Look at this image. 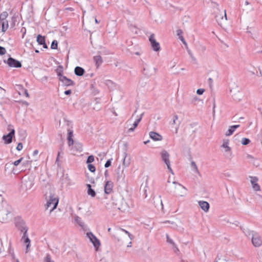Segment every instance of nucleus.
I'll return each instance as SVG.
<instances>
[{"label":"nucleus","mask_w":262,"mask_h":262,"mask_svg":"<svg viewBox=\"0 0 262 262\" xmlns=\"http://www.w3.org/2000/svg\"><path fill=\"white\" fill-rule=\"evenodd\" d=\"M60 69L56 70L57 75L60 81H61L63 86H69L74 85L75 82L71 79L67 78L66 76L62 75V67H59Z\"/></svg>","instance_id":"1"},{"label":"nucleus","mask_w":262,"mask_h":262,"mask_svg":"<svg viewBox=\"0 0 262 262\" xmlns=\"http://www.w3.org/2000/svg\"><path fill=\"white\" fill-rule=\"evenodd\" d=\"M213 7H215L214 8V10L213 11V14L214 16V18H215L216 21L219 24L221 22V20H223L224 17H225V19L226 20H227V17L226 14V10H224V14L221 13V10H220L219 8V5L217 4L214 3H213Z\"/></svg>","instance_id":"2"},{"label":"nucleus","mask_w":262,"mask_h":262,"mask_svg":"<svg viewBox=\"0 0 262 262\" xmlns=\"http://www.w3.org/2000/svg\"><path fill=\"white\" fill-rule=\"evenodd\" d=\"M10 211L8 208L2 207L0 209V222L7 223L10 220Z\"/></svg>","instance_id":"3"},{"label":"nucleus","mask_w":262,"mask_h":262,"mask_svg":"<svg viewBox=\"0 0 262 262\" xmlns=\"http://www.w3.org/2000/svg\"><path fill=\"white\" fill-rule=\"evenodd\" d=\"M160 155L162 161L165 163V164L167 165V168L171 173H172V170L170 167V163L169 161L170 155L168 152L165 150H163L160 152Z\"/></svg>","instance_id":"4"},{"label":"nucleus","mask_w":262,"mask_h":262,"mask_svg":"<svg viewBox=\"0 0 262 262\" xmlns=\"http://www.w3.org/2000/svg\"><path fill=\"white\" fill-rule=\"evenodd\" d=\"M252 233V238L251 241L254 247H258L261 245L262 244V240L260 236L257 232H251Z\"/></svg>","instance_id":"5"},{"label":"nucleus","mask_w":262,"mask_h":262,"mask_svg":"<svg viewBox=\"0 0 262 262\" xmlns=\"http://www.w3.org/2000/svg\"><path fill=\"white\" fill-rule=\"evenodd\" d=\"M86 236L89 238L91 242L93 243L95 249L97 250L100 245V243L99 239L91 232H87Z\"/></svg>","instance_id":"6"},{"label":"nucleus","mask_w":262,"mask_h":262,"mask_svg":"<svg viewBox=\"0 0 262 262\" xmlns=\"http://www.w3.org/2000/svg\"><path fill=\"white\" fill-rule=\"evenodd\" d=\"M229 140H224V143L222 145L221 147H223L225 149V152L226 153V157L228 159H231L232 158V152L231 148L228 146Z\"/></svg>","instance_id":"7"},{"label":"nucleus","mask_w":262,"mask_h":262,"mask_svg":"<svg viewBox=\"0 0 262 262\" xmlns=\"http://www.w3.org/2000/svg\"><path fill=\"white\" fill-rule=\"evenodd\" d=\"M4 61L10 67L20 68L21 67V63L20 61L11 57L8 59L7 61L5 60Z\"/></svg>","instance_id":"8"},{"label":"nucleus","mask_w":262,"mask_h":262,"mask_svg":"<svg viewBox=\"0 0 262 262\" xmlns=\"http://www.w3.org/2000/svg\"><path fill=\"white\" fill-rule=\"evenodd\" d=\"M58 203V199L51 197L46 204L47 208L48 209L49 207H51V209L50 210L51 211L56 208Z\"/></svg>","instance_id":"9"},{"label":"nucleus","mask_w":262,"mask_h":262,"mask_svg":"<svg viewBox=\"0 0 262 262\" xmlns=\"http://www.w3.org/2000/svg\"><path fill=\"white\" fill-rule=\"evenodd\" d=\"M149 41L150 42V44L152 47V49L155 51H158L160 49V44L159 42H157L155 38V35L154 34L150 35L149 38Z\"/></svg>","instance_id":"10"},{"label":"nucleus","mask_w":262,"mask_h":262,"mask_svg":"<svg viewBox=\"0 0 262 262\" xmlns=\"http://www.w3.org/2000/svg\"><path fill=\"white\" fill-rule=\"evenodd\" d=\"M15 130L12 129L7 135L3 136V139L6 144H10L12 142V138L14 136Z\"/></svg>","instance_id":"11"},{"label":"nucleus","mask_w":262,"mask_h":262,"mask_svg":"<svg viewBox=\"0 0 262 262\" xmlns=\"http://www.w3.org/2000/svg\"><path fill=\"white\" fill-rule=\"evenodd\" d=\"M113 183L111 181L106 182L104 186V192L108 194H110L113 191Z\"/></svg>","instance_id":"12"},{"label":"nucleus","mask_w":262,"mask_h":262,"mask_svg":"<svg viewBox=\"0 0 262 262\" xmlns=\"http://www.w3.org/2000/svg\"><path fill=\"white\" fill-rule=\"evenodd\" d=\"M18 228L21 232H24V235L21 238V239H24V238L25 237H28L27 234L28 228L24 223H21L19 225H18Z\"/></svg>","instance_id":"13"},{"label":"nucleus","mask_w":262,"mask_h":262,"mask_svg":"<svg viewBox=\"0 0 262 262\" xmlns=\"http://www.w3.org/2000/svg\"><path fill=\"white\" fill-rule=\"evenodd\" d=\"M36 41L39 45H42L43 48H45V49L48 48V46L45 42V38L44 36H42V35H41L40 34L38 35L37 36Z\"/></svg>","instance_id":"14"},{"label":"nucleus","mask_w":262,"mask_h":262,"mask_svg":"<svg viewBox=\"0 0 262 262\" xmlns=\"http://www.w3.org/2000/svg\"><path fill=\"white\" fill-rule=\"evenodd\" d=\"M251 184L252 185V187H253V189L254 190H255V191L259 190H260V186L257 183V182L258 181V179L256 177H251Z\"/></svg>","instance_id":"15"},{"label":"nucleus","mask_w":262,"mask_h":262,"mask_svg":"<svg viewBox=\"0 0 262 262\" xmlns=\"http://www.w3.org/2000/svg\"><path fill=\"white\" fill-rule=\"evenodd\" d=\"M149 136L154 141H161L162 140V136L155 132H150L149 133Z\"/></svg>","instance_id":"16"},{"label":"nucleus","mask_w":262,"mask_h":262,"mask_svg":"<svg viewBox=\"0 0 262 262\" xmlns=\"http://www.w3.org/2000/svg\"><path fill=\"white\" fill-rule=\"evenodd\" d=\"M93 61L95 62L97 68H98L103 62L102 58L100 55H96L94 56Z\"/></svg>","instance_id":"17"},{"label":"nucleus","mask_w":262,"mask_h":262,"mask_svg":"<svg viewBox=\"0 0 262 262\" xmlns=\"http://www.w3.org/2000/svg\"><path fill=\"white\" fill-rule=\"evenodd\" d=\"M152 71L151 68L146 67L143 68L142 73L146 77H149L153 74L154 72Z\"/></svg>","instance_id":"18"},{"label":"nucleus","mask_w":262,"mask_h":262,"mask_svg":"<svg viewBox=\"0 0 262 262\" xmlns=\"http://www.w3.org/2000/svg\"><path fill=\"white\" fill-rule=\"evenodd\" d=\"M199 205L205 212H207L209 209V204L206 201H199Z\"/></svg>","instance_id":"19"},{"label":"nucleus","mask_w":262,"mask_h":262,"mask_svg":"<svg viewBox=\"0 0 262 262\" xmlns=\"http://www.w3.org/2000/svg\"><path fill=\"white\" fill-rule=\"evenodd\" d=\"M84 70L80 67H76L74 70L75 74L78 76H82L84 73Z\"/></svg>","instance_id":"20"},{"label":"nucleus","mask_w":262,"mask_h":262,"mask_svg":"<svg viewBox=\"0 0 262 262\" xmlns=\"http://www.w3.org/2000/svg\"><path fill=\"white\" fill-rule=\"evenodd\" d=\"M64 121L66 122L67 125L68 126V128H67L68 131V136H71L72 137L73 136V130L72 129V127H70L71 122L67 121L66 119H64Z\"/></svg>","instance_id":"21"},{"label":"nucleus","mask_w":262,"mask_h":262,"mask_svg":"<svg viewBox=\"0 0 262 262\" xmlns=\"http://www.w3.org/2000/svg\"><path fill=\"white\" fill-rule=\"evenodd\" d=\"M88 188V194L91 195L92 197H95L96 196V192L95 190L92 188L91 185L90 184H86Z\"/></svg>","instance_id":"22"},{"label":"nucleus","mask_w":262,"mask_h":262,"mask_svg":"<svg viewBox=\"0 0 262 262\" xmlns=\"http://www.w3.org/2000/svg\"><path fill=\"white\" fill-rule=\"evenodd\" d=\"M0 24L2 25V31L5 32L9 27L8 20H6L3 22H1Z\"/></svg>","instance_id":"23"},{"label":"nucleus","mask_w":262,"mask_h":262,"mask_svg":"<svg viewBox=\"0 0 262 262\" xmlns=\"http://www.w3.org/2000/svg\"><path fill=\"white\" fill-rule=\"evenodd\" d=\"M8 16V13L7 11H4L0 14V23L6 20Z\"/></svg>","instance_id":"24"},{"label":"nucleus","mask_w":262,"mask_h":262,"mask_svg":"<svg viewBox=\"0 0 262 262\" xmlns=\"http://www.w3.org/2000/svg\"><path fill=\"white\" fill-rule=\"evenodd\" d=\"M75 221L81 227H83L84 226V224L81 219L78 216L76 215L75 216Z\"/></svg>","instance_id":"25"},{"label":"nucleus","mask_w":262,"mask_h":262,"mask_svg":"<svg viewBox=\"0 0 262 262\" xmlns=\"http://www.w3.org/2000/svg\"><path fill=\"white\" fill-rule=\"evenodd\" d=\"M25 243L27 244L26 253L29 252V248L30 247V240L28 237H26L23 239Z\"/></svg>","instance_id":"26"},{"label":"nucleus","mask_w":262,"mask_h":262,"mask_svg":"<svg viewBox=\"0 0 262 262\" xmlns=\"http://www.w3.org/2000/svg\"><path fill=\"white\" fill-rule=\"evenodd\" d=\"M116 208L121 212H125L127 209V206L126 203H124L122 204L120 206H116Z\"/></svg>","instance_id":"27"},{"label":"nucleus","mask_w":262,"mask_h":262,"mask_svg":"<svg viewBox=\"0 0 262 262\" xmlns=\"http://www.w3.org/2000/svg\"><path fill=\"white\" fill-rule=\"evenodd\" d=\"M191 167L192 168V170H193L194 172H195L197 173H199V171L198 167H197L196 164H195V162H194L193 161H192L191 162Z\"/></svg>","instance_id":"28"},{"label":"nucleus","mask_w":262,"mask_h":262,"mask_svg":"<svg viewBox=\"0 0 262 262\" xmlns=\"http://www.w3.org/2000/svg\"><path fill=\"white\" fill-rule=\"evenodd\" d=\"M166 242H167V243L170 244L171 246L172 245H174V242H173V241L169 237V236L168 235V234H166Z\"/></svg>","instance_id":"29"},{"label":"nucleus","mask_w":262,"mask_h":262,"mask_svg":"<svg viewBox=\"0 0 262 262\" xmlns=\"http://www.w3.org/2000/svg\"><path fill=\"white\" fill-rule=\"evenodd\" d=\"M143 115V114H142L141 115L140 117L134 122V123L133 124V126H134V128H136V127H137L139 123L141 121V120L142 118Z\"/></svg>","instance_id":"30"},{"label":"nucleus","mask_w":262,"mask_h":262,"mask_svg":"<svg viewBox=\"0 0 262 262\" xmlns=\"http://www.w3.org/2000/svg\"><path fill=\"white\" fill-rule=\"evenodd\" d=\"M250 142V140L246 138H243L242 139L241 143L243 145H246L249 144Z\"/></svg>","instance_id":"31"},{"label":"nucleus","mask_w":262,"mask_h":262,"mask_svg":"<svg viewBox=\"0 0 262 262\" xmlns=\"http://www.w3.org/2000/svg\"><path fill=\"white\" fill-rule=\"evenodd\" d=\"M234 132V129L232 128V127L231 126L229 127V129H228L227 132L226 133L225 135H226V136H231V135L233 134Z\"/></svg>","instance_id":"32"},{"label":"nucleus","mask_w":262,"mask_h":262,"mask_svg":"<svg viewBox=\"0 0 262 262\" xmlns=\"http://www.w3.org/2000/svg\"><path fill=\"white\" fill-rule=\"evenodd\" d=\"M58 47V42L57 41L54 40L52 41L51 46V48L52 49H57Z\"/></svg>","instance_id":"33"},{"label":"nucleus","mask_w":262,"mask_h":262,"mask_svg":"<svg viewBox=\"0 0 262 262\" xmlns=\"http://www.w3.org/2000/svg\"><path fill=\"white\" fill-rule=\"evenodd\" d=\"M88 169L92 172H94L96 170L95 167L92 164H89L88 165Z\"/></svg>","instance_id":"34"},{"label":"nucleus","mask_w":262,"mask_h":262,"mask_svg":"<svg viewBox=\"0 0 262 262\" xmlns=\"http://www.w3.org/2000/svg\"><path fill=\"white\" fill-rule=\"evenodd\" d=\"M44 260L45 262H54V261L51 259V256L49 254H47L46 255Z\"/></svg>","instance_id":"35"},{"label":"nucleus","mask_w":262,"mask_h":262,"mask_svg":"<svg viewBox=\"0 0 262 262\" xmlns=\"http://www.w3.org/2000/svg\"><path fill=\"white\" fill-rule=\"evenodd\" d=\"M94 161V157L93 155H91L88 157L86 160V163L91 164Z\"/></svg>","instance_id":"36"},{"label":"nucleus","mask_w":262,"mask_h":262,"mask_svg":"<svg viewBox=\"0 0 262 262\" xmlns=\"http://www.w3.org/2000/svg\"><path fill=\"white\" fill-rule=\"evenodd\" d=\"M120 230L123 232H124L126 234H127L130 239H132L133 238L134 236L132 234H131L128 231L122 228H120Z\"/></svg>","instance_id":"37"},{"label":"nucleus","mask_w":262,"mask_h":262,"mask_svg":"<svg viewBox=\"0 0 262 262\" xmlns=\"http://www.w3.org/2000/svg\"><path fill=\"white\" fill-rule=\"evenodd\" d=\"M127 157V152L125 151L123 153V164L125 166H127L129 164V162L126 163L125 159Z\"/></svg>","instance_id":"38"},{"label":"nucleus","mask_w":262,"mask_h":262,"mask_svg":"<svg viewBox=\"0 0 262 262\" xmlns=\"http://www.w3.org/2000/svg\"><path fill=\"white\" fill-rule=\"evenodd\" d=\"M68 145L69 146H71L74 143V140L73 139H72V137H71V136H68Z\"/></svg>","instance_id":"39"},{"label":"nucleus","mask_w":262,"mask_h":262,"mask_svg":"<svg viewBox=\"0 0 262 262\" xmlns=\"http://www.w3.org/2000/svg\"><path fill=\"white\" fill-rule=\"evenodd\" d=\"M243 232L245 233V235L247 236H252V233L251 232H255L253 231H250L248 229H244Z\"/></svg>","instance_id":"40"},{"label":"nucleus","mask_w":262,"mask_h":262,"mask_svg":"<svg viewBox=\"0 0 262 262\" xmlns=\"http://www.w3.org/2000/svg\"><path fill=\"white\" fill-rule=\"evenodd\" d=\"M6 53V49L4 47L0 46V55H4Z\"/></svg>","instance_id":"41"},{"label":"nucleus","mask_w":262,"mask_h":262,"mask_svg":"<svg viewBox=\"0 0 262 262\" xmlns=\"http://www.w3.org/2000/svg\"><path fill=\"white\" fill-rule=\"evenodd\" d=\"M112 159H109L108 160L105 165H104V166L105 168H107L108 167H110L111 165V163H112Z\"/></svg>","instance_id":"42"},{"label":"nucleus","mask_w":262,"mask_h":262,"mask_svg":"<svg viewBox=\"0 0 262 262\" xmlns=\"http://www.w3.org/2000/svg\"><path fill=\"white\" fill-rule=\"evenodd\" d=\"M23 158H20L19 159L14 161L13 164H14V165L15 166H17L21 162V161L23 160Z\"/></svg>","instance_id":"43"},{"label":"nucleus","mask_w":262,"mask_h":262,"mask_svg":"<svg viewBox=\"0 0 262 262\" xmlns=\"http://www.w3.org/2000/svg\"><path fill=\"white\" fill-rule=\"evenodd\" d=\"M205 90L203 89H199L196 91V93L198 95H202L203 93L204 92Z\"/></svg>","instance_id":"44"},{"label":"nucleus","mask_w":262,"mask_h":262,"mask_svg":"<svg viewBox=\"0 0 262 262\" xmlns=\"http://www.w3.org/2000/svg\"><path fill=\"white\" fill-rule=\"evenodd\" d=\"M187 51H188V54L189 55L190 57H191V58L193 60H196V59L193 56L192 53H191V51L190 50H188L187 49Z\"/></svg>","instance_id":"45"},{"label":"nucleus","mask_w":262,"mask_h":262,"mask_svg":"<svg viewBox=\"0 0 262 262\" xmlns=\"http://www.w3.org/2000/svg\"><path fill=\"white\" fill-rule=\"evenodd\" d=\"M177 35L179 36V38H180L181 36H182L183 31L181 29H178L177 30Z\"/></svg>","instance_id":"46"},{"label":"nucleus","mask_w":262,"mask_h":262,"mask_svg":"<svg viewBox=\"0 0 262 262\" xmlns=\"http://www.w3.org/2000/svg\"><path fill=\"white\" fill-rule=\"evenodd\" d=\"M23 147V144L21 143H19L16 147V149L18 151H20L22 149Z\"/></svg>","instance_id":"47"},{"label":"nucleus","mask_w":262,"mask_h":262,"mask_svg":"<svg viewBox=\"0 0 262 262\" xmlns=\"http://www.w3.org/2000/svg\"><path fill=\"white\" fill-rule=\"evenodd\" d=\"M178 187H175L176 189L186 190V188L180 184H178Z\"/></svg>","instance_id":"48"},{"label":"nucleus","mask_w":262,"mask_h":262,"mask_svg":"<svg viewBox=\"0 0 262 262\" xmlns=\"http://www.w3.org/2000/svg\"><path fill=\"white\" fill-rule=\"evenodd\" d=\"M172 248L173 249V251L175 253H177V252H178L179 250V249L177 247L176 244H174V245H172Z\"/></svg>","instance_id":"49"},{"label":"nucleus","mask_w":262,"mask_h":262,"mask_svg":"<svg viewBox=\"0 0 262 262\" xmlns=\"http://www.w3.org/2000/svg\"><path fill=\"white\" fill-rule=\"evenodd\" d=\"M71 93H72V91L70 90H67V91H64V94L66 95H70L71 94Z\"/></svg>","instance_id":"50"},{"label":"nucleus","mask_w":262,"mask_h":262,"mask_svg":"<svg viewBox=\"0 0 262 262\" xmlns=\"http://www.w3.org/2000/svg\"><path fill=\"white\" fill-rule=\"evenodd\" d=\"M246 158L247 159L250 160L251 161H252V160L253 159L252 156L248 154L247 155Z\"/></svg>","instance_id":"51"},{"label":"nucleus","mask_w":262,"mask_h":262,"mask_svg":"<svg viewBox=\"0 0 262 262\" xmlns=\"http://www.w3.org/2000/svg\"><path fill=\"white\" fill-rule=\"evenodd\" d=\"M178 119V117L177 115H174L173 116V124H176V121Z\"/></svg>","instance_id":"52"},{"label":"nucleus","mask_w":262,"mask_h":262,"mask_svg":"<svg viewBox=\"0 0 262 262\" xmlns=\"http://www.w3.org/2000/svg\"><path fill=\"white\" fill-rule=\"evenodd\" d=\"M240 126L239 125H232L231 126L232 128L234 129V130L235 131V130L238 127H239Z\"/></svg>","instance_id":"53"},{"label":"nucleus","mask_w":262,"mask_h":262,"mask_svg":"<svg viewBox=\"0 0 262 262\" xmlns=\"http://www.w3.org/2000/svg\"><path fill=\"white\" fill-rule=\"evenodd\" d=\"M38 154V150H35L33 152V156H37Z\"/></svg>","instance_id":"54"},{"label":"nucleus","mask_w":262,"mask_h":262,"mask_svg":"<svg viewBox=\"0 0 262 262\" xmlns=\"http://www.w3.org/2000/svg\"><path fill=\"white\" fill-rule=\"evenodd\" d=\"M176 193L178 195H179V196H183L185 193L182 192H180V193L179 192H176Z\"/></svg>","instance_id":"55"},{"label":"nucleus","mask_w":262,"mask_h":262,"mask_svg":"<svg viewBox=\"0 0 262 262\" xmlns=\"http://www.w3.org/2000/svg\"><path fill=\"white\" fill-rule=\"evenodd\" d=\"M179 39L182 41V42H184L185 41V40L183 36H181L180 38H179Z\"/></svg>","instance_id":"56"},{"label":"nucleus","mask_w":262,"mask_h":262,"mask_svg":"<svg viewBox=\"0 0 262 262\" xmlns=\"http://www.w3.org/2000/svg\"><path fill=\"white\" fill-rule=\"evenodd\" d=\"M135 128H134V126H133V127H131V128H129L128 131V132H133L135 130Z\"/></svg>","instance_id":"57"},{"label":"nucleus","mask_w":262,"mask_h":262,"mask_svg":"<svg viewBox=\"0 0 262 262\" xmlns=\"http://www.w3.org/2000/svg\"><path fill=\"white\" fill-rule=\"evenodd\" d=\"M25 95L27 97H29V94L28 93V91L27 90H25Z\"/></svg>","instance_id":"58"},{"label":"nucleus","mask_w":262,"mask_h":262,"mask_svg":"<svg viewBox=\"0 0 262 262\" xmlns=\"http://www.w3.org/2000/svg\"><path fill=\"white\" fill-rule=\"evenodd\" d=\"M26 29L25 28H22L21 30V31L23 32V36L26 33Z\"/></svg>","instance_id":"59"},{"label":"nucleus","mask_w":262,"mask_h":262,"mask_svg":"<svg viewBox=\"0 0 262 262\" xmlns=\"http://www.w3.org/2000/svg\"><path fill=\"white\" fill-rule=\"evenodd\" d=\"M59 155H60V152H59L58 154L57 157L56 158V163H57V162L58 161Z\"/></svg>","instance_id":"60"},{"label":"nucleus","mask_w":262,"mask_h":262,"mask_svg":"<svg viewBox=\"0 0 262 262\" xmlns=\"http://www.w3.org/2000/svg\"><path fill=\"white\" fill-rule=\"evenodd\" d=\"M108 170H106L105 172H104V176L105 177H107L108 176Z\"/></svg>","instance_id":"61"},{"label":"nucleus","mask_w":262,"mask_h":262,"mask_svg":"<svg viewBox=\"0 0 262 262\" xmlns=\"http://www.w3.org/2000/svg\"><path fill=\"white\" fill-rule=\"evenodd\" d=\"M208 81H209L210 84H211L213 82V79L211 78H209L208 79Z\"/></svg>","instance_id":"62"},{"label":"nucleus","mask_w":262,"mask_h":262,"mask_svg":"<svg viewBox=\"0 0 262 262\" xmlns=\"http://www.w3.org/2000/svg\"><path fill=\"white\" fill-rule=\"evenodd\" d=\"M132 242H129L128 243V245L127 246V247H131Z\"/></svg>","instance_id":"63"},{"label":"nucleus","mask_w":262,"mask_h":262,"mask_svg":"<svg viewBox=\"0 0 262 262\" xmlns=\"http://www.w3.org/2000/svg\"><path fill=\"white\" fill-rule=\"evenodd\" d=\"M202 50L203 51H205L206 50V48L205 46H202Z\"/></svg>","instance_id":"64"}]
</instances>
